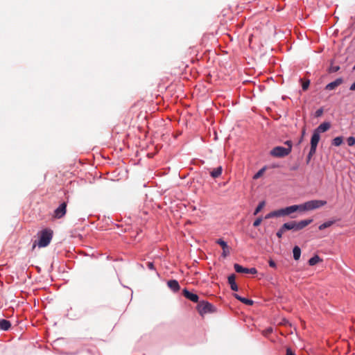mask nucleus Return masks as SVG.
I'll return each mask as SVG.
<instances>
[{"label":"nucleus","instance_id":"f257e3e1","mask_svg":"<svg viewBox=\"0 0 355 355\" xmlns=\"http://www.w3.org/2000/svg\"><path fill=\"white\" fill-rule=\"evenodd\" d=\"M38 240L34 242L33 249L38 245L39 248L46 247L53 237V231L50 229H44L37 233Z\"/></svg>","mask_w":355,"mask_h":355},{"label":"nucleus","instance_id":"f03ea898","mask_svg":"<svg viewBox=\"0 0 355 355\" xmlns=\"http://www.w3.org/2000/svg\"><path fill=\"white\" fill-rule=\"evenodd\" d=\"M313 222L312 219H306L300 220L299 222L291 221L284 224V228H287L288 230L298 231L304 229Z\"/></svg>","mask_w":355,"mask_h":355},{"label":"nucleus","instance_id":"7ed1b4c3","mask_svg":"<svg viewBox=\"0 0 355 355\" xmlns=\"http://www.w3.org/2000/svg\"><path fill=\"white\" fill-rule=\"evenodd\" d=\"M327 204V201L321 200H312L302 204V211H307L318 209Z\"/></svg>","mask_w":355,"mask_h":355},{"label":"nucleus","instance_id":"20e7f679","mask_svg":"<svg viewBox=\"0 0 355 355\" xmlns=\"http://www.w3.org/2000/svg\"><path fill=\"white\" fill-rule=\"evenodd\" d=\"M290 153V148L276 146L272 149L270 151V155L275 157H284L289 155Z\"/></svg>","mask_w":355,"mask_h":355},{"label":"nucleus","instance_id":"39448f33","mask_svg":"<svg viewBox=\"0 0 355 355\" xmlns=\"http://www.w3.org/2000/svg\"><path fill=\"white\" fill-rule=\"evenodd\" d=\"M197 309L201 315L208 313L214 312V306L211 304L205 301H202L198 303Z\"/></svg>","mask_w":355,"mask_h":355},{"label":"nucleus","instance_id":"423d86ee","mask_svg":"<svg viewBox=\"0 0 355 355\" xmlns=\"http://www.w3.org/2000/svg\"><path fill=\"white\" fill-rule=\"evenodd\" d=\"M234 270L238 273H246V274H252L255 275L257 273V270L255 268H244L242 266L235 263L234 265Z\"/></svg>","mask_w":355,"mask_h":355},{"label":"nucleus","instance_id":"0eeeda50","mask_svg":"<svg viewBox=\"0 0 355 355\" xmlns=\"http://www.w3.org/2000/svg\"><path fill=\"white\" fill-rule=\"evenodd\" d=\"M67 211V202H64L54 211L53 217L55 218H61Z\"/></svg>","mask_w":355,"mask_h":355},{"label":"nucleus","instance_id":"6e6552de","mask_svg":"<svg viewBox=\"0 0 355 355\" xmlns=\"http://www.w3.org/2000/svg\"><path fill=\"white\" fill-rule=\"evenodd\" d=\"M320 139V134L314 131L311 139V149H312L311 153H313V150H316Z\"/></svg>","mask_w":355,"mask_h":355},{"label":"nucleus","instance_id":"1a4fd4ad","mask_svg":"<svg viewBox=\"0 0 355 355\" xmlns=\"http://www.w3.org/2000/svg\"><path fill=\"white\" fill-rule=\"evenodd\" d=\"M182 293H183V295L188 300H189L193 302H198V299H199L198 296L196 294L189 292L187 289L184 288L182 291Z\"/></svg>","mask_w":355,"mask_h":355},{"label":"nucleus","instance_id":"9d476101","mask_svg":"<svg viewBox=\"0 0 355 355\" xmlns=\"http://www.w3.org/2000/svg\"><path fill=\"white\" fill-rule=\"evenodd\" d=\"M343 80L341 78H337L334 81L327 84L325 87V89L327 90H333L335 89L337 87L343 83Z\"/></svg>","mask_w":355,"mask_h":355},{"label":"nucleus","instance_id":"9b49d317","mask_svg":"<svg viewBox=\"0 0 355 355\" xmlns=\"http://www.w3.org/2000/svg\"><path fill=\"white\" fill-rule=\"evenodd\" d=\"M286 209V214L287 216L295 212V211H301V212H303L302 211V204L301 205H291V206H289V207H285Z\"/></svg>","mask_w":355,"mask_h":355},{"label":"nucleus","instance_id":"f8f14e48","mask_svg":"<svg viewBox=\"0 0 355 355\" xmlns=\"http://www.w3.org/2000/svg\"><path fill=\"white\" fill-rule=\"evenodd\" d=\"M167 285L174 292H178L180 288L178 282L175 279L168 281Z\"/></svg>","mask_w":355,"mask_h":355},{"label":"nucleus","instance_id":"ddd939ff","mask_svg":"<svg viewBox=\"0 0 355 355\" xmlns=\"http://www.w3.org/2000/svg\"><path fill=\"white\" fill-rule=\"evenodd\" d=\"M330 123L328 122H324L321 123L314 131L318 134L324 132L330 128Z\"/></svg>","mask_w":355,"mask_h":355},{"label":"nucleus","instance_id":"4468645a","mask_svg":"<svg viewBox=\"0 0 355 355\" xmlns=\"http://www.w3.org/2000/svg\"><path fill=\"white\" fill-rule=\"evenodd\" d=\"M236 276L232 274L228 277V283L230 285L231 289L234 291H237L239 288L235 282Z\"/></svg>","mask_w":355,"mask_h":355},{"label":"nucleus","instance_id":"2eb2a0df","mask_svg":"<svg viewBox=\"0 0 355 355\" xmlns=\"http://www.w3.org/2000/svg\"><path fill=\"white\" fill-rule=\"evenodd\" d=\"M222 172L223 167L221 166H219L217 168L211 170L209 173L213 178H218L221 175Z\"/></svg>","mask_w":355,"mask_h":355},{"label":"nucleus","instance_id":"dca6fc26","mask_svg":"<svg viewBox=\"0 0 355 355\" xmlns=\"http://www.w3.org/2000/svg\"><path fill=\"white\" fill-rule=\"evenodd\" d=\"M11 327V323L9 320L6 319H0V329L3 331H8Z\"/></svg>","mask_w":355,"mask_h":355},{"label":"nucleus","instance_id":"f3484780","mask_svg":"<svg viewBox=\"0 0 355 355\" xmlns=\"http://www.w3.org/2000/svg\"><path fill=\"white\" fill-rule=\"evenodd\" d=\"M322 261V260L320 258L319 256L318 255H314L313 257H311L309 260V264L310 266H314L315 264H317L319 262H321Z\"/></svg>","mask_w":355,"mask_h":355},{"label":"nucleus","instance_id":"a211bd4d","mask_svg":"<svg viewBox=\"0 0 355 355\" xmlns=\"http://www.w3.org/2000/svg\"><path fill=\"white\" fill-rule=\"evenodd\" d=\"M293 258L295 260H298L300 258L301 250L298 246H295L293 250Z\"/></svg>","mask_w":355,"mask_h":355},{"label":"nucleus","instance_id":"6ab92c4d","mask_svg":"<svg viewBox=\"0 0 355 355\" xmlns=\"http://www.w3.org/2000/svg\"><path fill=\"white\" fill-rule=\"evenodd\" d=\"M334 223V220H329V221H327L322 224H321L319 227H318V229L320 230H323L327 227H331L333 224Z\"/></svg>","mask_w":355,"mask_h":355},{"label":"nucleus","instance_id":"aec40b11","mask_svg":"<svg viewBox=\"0 0 355 355\" xmlns=\"http://www.w3.org/2000/svg\"><path fill=\"white\" fill-rule=\"evenodd\" d=\"M265 201L260 202L254 211V215L258 214L261 211V209L265 207Z\"/></svg>","mask_w":355,"mask_h":355},{"label":"nucleus","instance_id":"412c9836","mask_svg":"<svg viewBox=\"0 0 355 355\" xmlns=\"http://www.w3.org/2000/svg\"><path fill=\"white\" fill-rule=\"evenodd\" d=\"M343 143V137H337L334 138L332 141V144L335 146H339Z\"/></svg>","mask_w":355,"mask_h":355},{"label":"nucleus","instance_id":"4be33fe9","mask_svg":"<svg viewBox=\"0 0 355 355\" xmlns=\"http://www.w3.org/2000/svg\"><path fill=\"white\" fill-rule=\"evenodd\" d=\"M275 211H276L277 217L287 216L285 208L275 210Z\"/></svg>","mask_w":355,"mask_h":355},{"label":"nucleus","instance_id":"5701e85b","mask_svg":"<svg viewBox=\"0 0 355 355\" xmlns=\"http://www.w3.org/2000/svg\"><path fill=\"white\" fill-rule=\"evenodd\" d=\"M239 301L247 305H252L254 303V302L252 300H249L243 297H241V298H239Z\"/></svg>","mask_w":355,"mask_h":355},{"label":"nucleus","instance_id":"b1692460","mask_svg":"<svg viewBox=\"0 0 355 355\" xmlns=\"http://www.w3.org/2000/svg\"><path fill=\"white\" fill-rule=\"evenodd\" d=\"M286 230H288L287 228H284V225L281 227V228L278 230L277 232V236L278 238H282L283 234L285 232Z\"/></svg>","mask_w":355,"mask_h":355},{"label":"nucleus","instance_id":"393cba45","mask_svg":"<svg viewBox=\"0 0 355 355\" xmlns=\"http://www.w3.org/2000/svg\"><path fill=\"white\" fill-rule=\"evenodd\" d=\"M347 144L349 146H352L355 144V137H349L347 138Z\"/></svg>","mask_w":355,"mask_h":355},{"label":"nucleus","instance_id":"a878e982","mask_svg":"<svg viewBox=\"0 0 355 355\" xmlns=\"http://www.w3.org/2000/svg\"><path fill=\"white\" fill-rule=\"evenodd\" d=\"M216 243L218 245H220L222 247V248H226V247L228 246L227 243L225 241H224L223 240L220 239H218L216 241Z\"/></svg>","mask_w":355,"mask_h":355},{"label":"nucleus","instance_id":"bb28decb","mask_svg":"<svg viewBox=\"0 0 355 355\" xmlns=\"http://www.w3.org/2000/svg\"><path fill=\"white\" fill-rule=\"evenodd\" d=\"M262 222V218L261 217H259L257 218L253 223V226L254 227H258L259 225H260V224Z\"/></svg>","mask_w":355,"mask_h":355},{"label":"nucleus","instance_id":"cd10ccee","mask_svg":"<svg viewBox=\"0 0 355 355\" xmlns=\"http://www.w3.org/2000/svg\"><path fill=\"white\" fill-rule=\"evenodd\" d=\"M315 151L316 150H313V152L311 153L312 152V149L310 148L309 153L307 158H306V163H309L310 162L312 156L315 153Z\"/></svg>","mask_w":355,"mask_h":355},{"label":"nucleus","instance_id":"c85d7f7f","mask_svg":"<svg viewBox=\"0 0 355 355\" xmlns=\"http://www.w3.org/2000/svg\"><path fill=\"white\" fill-rule=\"evenodd\" d=\"M273 217H277V214H276V211H271L269 214H268L265 216V218L266 219H268V218H273Z\"/></svg>","mask_w":355,"mask_h":355},{"label":"nucleus","instance_id":"c756f323","mask_svg":"<svg viewBox=\"0 0 355 355\" xmlns=\"http://www.w3.org/2000/svg\"><path fill=\"white\" fill-rule=\"evenodd\" d=\"M309 84H310L309 80H307L306 81L304 82L302 85V89L304 91L306 90L309 88Z\"/></svg>","mask_w":355,"mask_h":355},{"label":"nucleus","instance_id":"7c9ffc66","mask_svg":"<svg viewBox=\"0 0 355 355\" xmlns=\"http://www.w3.org/2000/svg\"><path fill=\"white\" fill-rule=\"evenodd\" d=\"M263 171H264V169H263V168H262V169L259 170V171H258V172H257V173L254 175L253 178H254V179H258V178H259L262 175V174H263Z\"/></svg>","mask_w":355,"mask_h":355},{"label":"nucleus","instance_id":"2f4dec72","mask_svg":"<svg viewBox=\"0 0 355 355\" xmlns=\"http://www.w3.org/2000/svg\"><path fill=\"white\" fill-rule=\"evenodd\" d=\"M230 254V248L227 246L226 248H223V256L224 257H227Z\"/></svg>","mask_w":355,"mask_h":355},{"label":"nucleus","instance_id":"473e14b6","mask_svg":"<svg viewBox=\"0 0 355 355\" xmlns=\"http://www.w3.org/2000/svg\"><path fill=\"white\" fill-rule=\"evenodd\" d=\"M340 69L338 66H331L329 69V72L334 73L338 71Z\"/></svg>","mask_w":355,"mask_h":355},{"label":"nucleus","instance_id":"72a5a7b5","mask_svg":"<svg viewBox=\"0 0 355 355\" xmlns=\"http://www.w3.org/2000/svg\"><path fill=\"white\" fill-rule=\"evenodd\" d=\"M147 266L148 268L150 269V270H154L155 268H154V264L153 262H148L147 263Z\"/></svg>","mask_w":355,"mask_h":355},{"label":"nucleus","instance_id":"f704fd0d","mask_svg":"<svg viewBox=\"0 0 355 355\" xmlns=\"http://www.w3.org/2000/svg\"><path fill=\"white\" fill-rule=\"evenodd\" d=\"M285 144L287 146L286 148H290L291 150H292V141H286L285 142Z\"/></svg>","mask_w":355,"mask_h":355},{"label":"nucleus","instance_id":"c9c22d12","mask_svg":"<svg viewBox=\"0 0 355 355\" xmlns=\"http://www.w3.org/2000/svg\"><path fill=\"white\" fill-rule=\"evenodd\" d=\"M268 263H269V266L270 267H272V268H275L276 267L275 262L274 261L271 260V259L268 261Z\"/></svg>","mask_w":355,"mask_h":355},{"label":"nucleus","instance_id":"e433bc0d","mask_svg":"<svg viewBox=\"0 0 355 355\" xmlns=\"http://www.w3.org/2000/svg\"><path fill=\"white\" fill-rule=\"evenodd\" d=\"M322 112H323L322 110V109H319V110H318L315 112V116H321V115H322Z\"/></svg>","mask_w":355,"mask_h":355},{"label":"nucleus","instance_id":"4c0bfd02","mask_svg":"<svg viewBox=\"0 0 355 355\" xmlns=\"http://www.w3.org/2000/svg\"><path fill=\"white\" fill-rule=\"evenodd\" d=\"M272 328H268L267 329H266L264 331V335L270 334V333H272Z\"/></svg>","mask_w":355,"mask_h":355},{"label":"nucleus","instance_id":"58836bf2","mask_svg":"<svg viewBox=\"0 0 355 355\" xmlns=\"http://www.w3.org/2000/svg\"><path fill=\"white\" fill-rule=\"evenodd\" d=\"M286 355H295V354L290 348H288L286 349Z\"/></svg>","mask_w":355,"mask_h":355},{"label":"nucleus","instance_id":"ea45409f","mask_svg":"<svg viewBox=\"0 0 355 355\" xmlns=\"http://www.w3.org/2000/svg\"><path fill=\"white\" fill-rule=\"evenodd\" d=\"M350 90H352V91L355 90V82L351 85Z\"/></svg>","mask_w":355,"mask_h":355},{"label":"nucleus","instance_id":"a19ab883","mask_svg":"<svg viewBox=\"0 0 355 355\" xmlns=\"http://www.w3.org/2000/svg\"><path fill=\"white\" fill-rule=\"evenodd\" d=\"M234 297L238 300H239V298H241V297L237 294H234Z\"/></svg>","mask_w":355,"mask_h":355},{"label":"nucleus","instance_id":"79ce46f5","mask_svg":"<svg viewBox=\"0 0 355 355\" xmlns=\"http://www.w3.org/2000/svg\"><path fill=\"white\" fill-rule=\"evenodd\" d=\"M354 69H355V64H354Z\"/></svg>","mask_w":355,"mask_h":355}]
</instances>
